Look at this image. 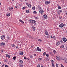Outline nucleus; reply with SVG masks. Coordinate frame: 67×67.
<instances>
[{"mask_svg": "<svg viewBox=\"0 0 67 67\" xmlns=\"http://www.w3.org/2000/svg\"><path fill=\"white\" fill-rule=\"evenodd\" d=\"M26 5H28H28H28V3H26Z\"/></svg>", "mask_w": 67, "mask_h": 67, "instance_id": "obj_46", "label": "nucleus"}, {"mask_svg": "<svg viewBox=\"0 0 67 67\" xmlns=\"http://www.w3.org/2000/svg\"><path fill=\"white\" fill-rule=\"evenodd\" d=\"M56 45L57 46H58V45H60V43L59 42H57L56 43Z\"/></svg>", "mask_w": 67, "mask_h": 67, "instance_id": "obj_9", "label": "nucleus"}, {"mask_svg": "<svg viewBox=\"0 0 67 67\" xmlns=\"http://www.w3.org/2000/svg\"><path fill=\"white\" fill-rule=\"evenodd\" d=\"M51 3V2L50 1H49L48 2V4H49Z\"/></svg>", "mask_w": 67, "mask_h": 67, "instance_id": "obj_42", "label": "nucleus"}, {"mask_svg": "<svg viewBox=\"0 0 67 67\" xmlns=\"http://www.w3.org/2000/svg\"><path fill=\"white\" fill-rule=\"evenodd\" d=\"M47 38H49V37H48V36H47Z\"/></svg>", "mask_w": 67, "mask_h": 67, "instance_id": "obj_58", "label": "nucleus"}, {"mask_svg": "<svg viewBox=\"0 0 67 67\" xmlns=\"http://www.w3.org/2000/svg\"><path fill=\"white\" fill-rule=\"evenodd\" d=\"M29 23H32V20H30L29 21Z\"/></svg>", "mask_w": 67, "mask_h": 67, "instance_id": "obj_19", "label": "nucleus"}, {"mask_svg": "<svg viewBox=\"0 0 67 67\" xmlns=\"http://www.w3.org/2000/svg\"><path fill=\"white\" fill-rule=\"evenodd\" d=\"M10 14H10V13H9V14H6V15H7V16H10Z\"/></svg>", "mask_w": 67, "mask_h": 67, "instance_id": "obj_18", "label": "nucleus"}, {"mask_svg": "<svg viewBox=\"0 0 67 67\" xmlns=\"http://www.w3.org/2000/svg\"><path fill=\"white\" fill-rule=\"evenodd\" d=\"M56 66H58V64H56Z\"/></svg>", "mask_w": 67, "mask_h": 67, "instance_id": "obj_59", "label": "nucleus"}, {"mask_svg": "<svg viewBox=\"0 0 67 67\" xmlns=\"http://www.w3.org/2000/svg\"><path fill=\"white\" fill-rule=\"evenodd\" d=\"M53 52H54V54H55L56 52V51H55V50H54L53 51Z\"/></svg>", "mask_w": 67, "mask_h": 67, "instance_id": "obj_36", "label": "nucleus"}, {"mask_svg": "<svg viewBox=\"0 0 67 67\" xmlns=\"http://www.w3.org/2000/svg\"><path fill=\"white\" fill-rule=\"evenodd\" d=\"M61 59L63 60H64L65 62L66 60H67V58L65 57H63Z\"/></svg>", "mask_w": 67, "mask_h": 67, "instance_id": "obj_2", "label": "nucleus"}, {"mask_svg": "<svg viewBox=\"0 0 67 67\" xmlns=\"http://www.w3.org/2000/svg\"><path fill=\"white\" fill-rule=\"evenodd\" d=\"M32 9H33V10H34L35 9V7H32Z\"/></svg>", "mask_w": 67, "mask_h": 67, "instance_id": "obj_30", "label": "nucleus"}, {"mask_svg": "<svg viewBox=\"0 0 67 67\" xmlns=\"http://www.w3.org/2000/svg\"><path fill=\"white\" fill-rule=\"evenodd\" d=\"M31 47L32 48H33V47H33V46H31Z\"/></svg>", "mask_w": 67, "mask_h": 67, "instance_id": "obj_60", "label": "nucleus"}, {"mask_svg": "<svg viewBox=\"0 0 67 67\" xmlns=\"http://www.w3.org/2000/svg\"><path fill=\"white\" fill-rule=\"evenodd\" d=\"M45 32L46 35H48V32H47V31L45 30Z\"/></svg>", "mask_w": 67, "mask_h": 67, "instance_id": "obj_17", "label": "nucleus"}, {"mask_svg": "<svg viewBox=\"0 0 67 67\" xmlns=\"http://www.w3.org/2000/svg\"><path fill=\"white\" fill-rule=\"evenodd\" d=\"M28 7H29V8H31V7H32V5H31V4H29L28 5Z\"/></svg>", "mask_w": 67, "mask_h": 67, "instance_id": "obj_20", "label": "nucleus"}, {"mask_svg": "<svg viewBox=\"0 0 67 67\" xmlns=\"http://www.w3.org/2000/svg\"><path fill=\"white\" fill-rule=\"evenodd\" d=\"M38 8L39 9H41V8L40 7V5H38Z\"/></svg>", "mask_w": 67, "mask_h": 67, "instance_id": "obj_28", "label": "nucleus"}, {"mask_svg": "<svg viewBox=\"0 0 67 67\" xmlns=\"http://www.w3.org/2000/svg\"><path fill=\"white\" fill-rule=\"evenodd\" d=\"M43 56H45V55H46V52H44L43 53Z\"/></svg>", "mask_w": 67, "mask_h": 67, "instance_id": "obj_33", "label": "nucleus"}, {"mask_svg": "<svg viewBox=\"0 0 67 67\" xmlns=\"http://www.w3.org/2000/svg\"><path fill=\"white\" fill-rule=\"evenodd\" d=\"M13 59H14V60H15V59H16V57L15 56H14L13 58Z\"/></svg>", "mask_w": 67, "mask_h": 67, "instance_id": "obj_26", "label": "nucleus"}, {"mask_svg": "<svg viewBox=\"0 0 67 67\" xmlns=\"http://www.w3.org/2000/svg\"><path fill=\"white\" fill-rule=\"evenodd\" d=\"M5 63H7V60H5Z\"/></svg>", "mask_w": 67, "mask_h": 67, "instance_id": "obj_57", "label": "nucleus"}, {"mask_svg": "<svg viewBox=\"0 0 67 67\" xmlns=\"http://www.w3.org/2000/svg\"><path fill=\"white\" fill-rule=\"evenodd\" d=\"M59 12H62V10H60L59 11Z\"/></svg>", "mask_w": 67, "mask_h": 67, "instance_id": "obj_63", "label": "nucleus"}, {"mask_svg": "<svg viewBox=\"0 0 67 67\" xmlns=\"http://www.w3.org/2000/svg\"><path fill=\"white\" fill-rule=\"evenodd\" d=\"M56 58L58 60H59V58L58 56L56 57Z\"/></svg>", "mask_w": 67, "mask_h": 67, "instance_id": "obj_23", "label": "nucleus"}, {"mask_svg": "<svg viewBox=\"0 0 67 67\" xmlns=\"http://www.w3.org/2000/svg\"><path fill=\"white\" fill-rule=\"evenodd\" d=\"M61 67H64V66L62 64H61Z\"/></svg>", "mask_w": 67, "mask_h": 67, "instance_id": "obj_44", "label": "nucleus"}, {"mask_svg": "<svg viewBox=\"0 0 67 67\" xmlns=\"http://www.w3.org/2000/svg\"><path fill=\"white\" fill-rule=\"evenodd\" d=\"M19 55H23V52H20V53H19Z\"/></svg>", "mask_w": 67, "mask_h": 67, "instance_id": "obj_15", "label": "nucleus"}, {"mask_svg": "<svg viewBox=\"0 0 67 67\" xmlns=\"http://www.w3.org/2000/svg\"><path fill=\"white\" fill-rule=\"evenodd\" d=\"M43 18H45L46 19L47 18V15L46 14H44L43 15Z\"/></svg>", "mask_w": 67, "mask_h": 67, "instance_id": "obj_8", "label": "nucleus"}, {"mask_svg": "<svg viewBox=\"0 0 67 67\" xmlns=\"http://www.w3.org/2000/svg\"><path fill=\"white\" fill-rule=\"evenodd\" d=\"M60 42H61V43H63V41L62 40Z\"/></svg>", "mask_w": 67, "mask_h": 67, "instance_id": "obj_43", "label": "nucleus"}, {"mask_svg": "<svg viewBox=\"0 0 67 67\" xmlns=\"http://www.w3.org/2000/svg\"><path fill=\"white\" fill-rule=\"evenodd\" d=\"M36 22V21L34 20H32V23H35Z\"/></svg>", "mask_w": 67, "mask_h": 67, "instance_id": "obj_13", "label": "nucleus"}, {"mask_svg": "<svg viewBox=\"0 0 67 67\" xmlns=\"http://www.w3.org/2000/svg\"><path fill=\"white\" fill-rule=\"evenodd\" d=\"M51 62H52V63H54V61H53V60H52Z\"/></svg>", "mask_w": 67, "mask_h": 67, "instance_id": "obj_48", "label": "nucleus"}, {"mask_svg": "<svg viewBox=\"0 0 67 67\" xmlns=\"http://www.w3.org/2000/svg\"><path fill=\"white\" fill-rule=\"evenodd\" d=\"M13 9V7L9 8V9L10 11H11Z\"/></svg>", "mask_w": 67, "mask_h": 67, "instance_id": "obj_10", "label": "nucleus"}, {"mask_svg": "<svg viewBox=\"0 0 67 67\" xmlns=\"http://www.w3.org/2000/svg\"><path fill=\"white\" fill-rule=\"evenodd\" d=\"M4 64L3 63V65H2V67H3V66H4Z\"/></svg>", "mask_w": 67, "mask_h": 67, "instance_id": "obj_45", "label": "nucleus"}, {"mask_svg": "<svg viewBox=\"0 0 67 67\" xmlns=\"http://www.w3.org/2000/svg\"><path fill=\"white\" fill-rule=\"evenodd\" d=\"M37 67H41V66L40 65H38Z\"/></svg>", "mask_w": 67, "mask_h": 67, "instance_id": "obj_47", "label": "nucleus"}, {"mask_svg": "<svg viewBox=\"0 0 67 67\" xmlns=\"http://www.w3.org/2000/svg\"><path fill=\"white\" fill-rule=\"evenodd\" d=\"M7 38L8 40H9V39H10V37H7Z\"/></svg>", "mask_w": 67, "mask_h": 67, "instance_id": "obj_38", "label": "nucleus"}, {"mask_svg": "<svg viewBox=\"0 0 67 67\" xmlns=\"http://www.w3.org/2000/svg\"><path fill=\"white\" fill-rule=\"evenodd\" d=\"M46 56L47 57H48L49 56V55H48V54H46Z\"/></svg>", "mask_w": 67, "mask_h": 67, "instance_id": "obj_37", "label": "nucleus"}, {"mask_svg": "<svg viewBox=\"0 0 67 67\" xmlns=\"http://www.w3.org/2000/svg\"><path fill=\"white\" fill-rule=\"evenodd\" d=\"M37 40L38 41H39V42H42V40L40 39H38Z\"/></svg>", "mask_w": 67, "mask_h": 67, "instance_id": "obj_29", "label": "nucleus"}, {"mask_svg": "<svg viewBox=\"0 0 67 67\" xmlns=\"http://www.w3.org/2000/svg\"><path fill=\"white\" fill-rule=\"evenodd\" d=\"M47 11H49V8H47Z\"/></svg>", "mask_w": 67, "mask_h": 67, "instance_id": "obj_54", "label": "nucleus"}, {"mask_svg": "<svg viewBox=\"0 0 67 67\" xmlns=\"http://www.w3.org/2000/svg\"><path fill=\"white\" fill-rule=\"evenodd\" d=\"M52 66H54V63H52Z\"/></svg>", "mask_w": 67, "mask_h": 67, "instance_id": "obj_41", "label": "nucleus"}, {"mask_svg": "<svg viewBox=\"0 0 67 67\" xmlns=\"http://www.w3.org/2000/svg\"><path fill=\"white\" fill-rule=\"evenodd\" d=\"M45 4H47V5H48V1H46L45 2Z\"/></svg>", "mask_w": 67, "mask_h": 67, "instance_id": "obj_24", "label": "nucleus"}, {"mask_svg": "<svg viewBox=\"0 0 67 67\" xmlns=\"http://www.w3.org/2000/svg\"><path fill=\"white\" fill-rule=\"evenodd\" d=\"M56 37H55V36H53V39H54H54H55V38Z\"/></svg>", "mask_w": 67, "mask_h": 67, "instance_id": "obj_40", "label": "nucleus"}, {"mask_svg": "<svg viewBox=\"0 0 67 67\" xmlns=\"http://www.w3.org/2000/svg\"><path fill=\"white\" fill-rule=\"evenodd\" d=\"M58 9H61V7H60V6H58Z\"/></svg>", "mask_w": 67, "mask_h": 67, "instance_id": "obj_31", "label": "nucleus"}, {"mask_svg": "<svg viewBox=\"0 0 67 67\" xmlns=\"http://www.w3.org/2000/svg\"><path fill=\"white\" fill-rule=\"evenodd\" d=\"M30 57L31 58H33V56H32V55H30Z\"/></svg>", "mask_w": 67, "mask_h": 67, "instance_id": "obj_34", "label": "nucleus"}, {"mask_svg": "<svg viewBox=\"0 0 67 67\" xmlns=\"http://www.w3.org/2000/svg\"><path fill=\"white\" fill-rule=\"evenodd\" d=\"M20 67H23V65H21L20 66Z\"/></svg>", "mask_w": 67, "mask_h": 67, "instance_id": "obj_52", "label": "nucleus"}, {"mask_svg": "<svg viewBox=\"0 0 67 67\" xmlns=\"http://www.w3.org/2000/svg\"><path fill=\"white\" fill-rule=\"evenodd\" d=\"M19 21L20 22H21L23 24H24V22L22 21L21 20H19Z\"/></svg>", "mask_w": 67, "mask_h": 67, "instance_id": "obj_11", "label": "nucleus"}, {"mask_svg": "<svg viewBox=\"0 0 67 67\" xmlns=\"http://www.w3.org/2000/svg\"><path fill=\"white\" fill-rule=\"evenodd\" d=\"M34 56H36V54H34Z\"/></svg>", "mask_w": 67, "mask_h": 67, "instance_id": "obj_53", "label": "nucleus"}, {"mask_svg": "<svg viewBox=\"0 0 67 67\" xmlns=\"http://www.w3.org/2000/svg\"><path fill=\"white\" fill-rule=\"evenodd\" d=\"M63 40L64 42H66L67 39L65 37H64L63 38Z\"/></svg>", "mask_w": 67, "mask_h": 67, "instance_id": "obj_6", "label": "nucleus"}, {"mask_svg": "<svg viewBox=\"0 0 67 67\" xmlns=\"http://www.w3.org/2000/svg\"><path fill=\"white\" fill-rule=\"evenodd\" d=\"M35 18L36 19H38V18L37 17H36Z\"/></svg>", "mask_w": 67, "mask_h": 67, "instance_id": "obj_51", "label": "nucleus"}, {"mask_svg": "<svg viewBox=\"0 0 67 67\" xmlns=\"http://www.w3.org/2000/svg\"><path fill=\"white\" fill-rule=\"evenodd\" d=\"M59 26L60 27L62 28L64 26V24L63 23H61L59 25Z\"/></svg>", "mask_w": 67, "mask_h": 67, "instance_id": "obj_3", "label": "nucleus"}, {"mask_svg": "<svg viewBox=\"0 0 67 67\" xmlns=\"http://www.w3.org/2000/svg\"><path fill=\"white\" fill-rule=\"evenodd\" d=\"M25 8H26V7H24L23 8V10H24Z\"/></svg>", "mask_w": 67, "mask_h": 67, "instance_id": "obj_32", "label": "nucleus"}, {"mask_svg": "<svg viewBox=\"0 0 67 67\" xmlns=\"http://www.w3.org/2000/svg\"><path fill=\"white\" fill-rule=\"evenodd\" d=\"M12 47H15V46L14 44H12Z\"/></svg>", "mask_w": 67, "mask_h": 67, "instance_id": "obj_21", "label": "nucleus"}, {"mask_svg": "<svg viewBox=\"0 0 67 67\" xmlns=\"http://www.w3.org/2000/svg\"><path fill=\"white\" fill-rule=\"evenodd\" d=\"M42 59L41 58H39L38 59L39 60H42Z\"/></svg>", "mask_w": 67, "mask_h": 67, "instance_id": "obj_35", "label": "nucleus"}, {"mask_svg": "<svg viewBox=\"0 0 67 67\" xmlns=\"http://www.w3.org/2000/svg\"><path fill=\"white\" fill-rule=\"evenodd\" d=\"M53 67H55V66L54 65H53V66H52Z\"/></svg>", "mask_w": 67, "mask_h": 67, "instance_id": "obj_64", "label": "nucleus"}, {"mask_svg": "<svg viewBox=\"0 0 67 67\" xmlns=\"http://www.w3.org/2000/svg\"><path fill=\"white\" fill-rule=\"evenodd\" d=\"M19 62L21 63V64H22L23 63V61L22 60H20L19 61Z\"/></svg>", "mask_w": 67, "mask_h": 67, "instance_id": "obj_25", "label": "nucleus"}, {"mask_svg": "<svg viewBox=\"0 0 67 67\" xmlns=\"http://www.w3.org/2000/svg\"><path fill=\"white\" fill-rule=\"evenodd\" d=\"M51 38H53V37H52V36H51Z\"/></svg>", "mask_w": 67, "mask_h": 67, "instance_id": "obj_56", "label": "nucleus"}, {"mask_svg": "<svg viewBox=\"0 0 67 67\" xmlns=\"http://www.w3.org/2000/svg\"><path fill=\"white\" fill-rule=\"evenodd\" d=\"M5 36L4 35H3L1 37V38L2 40H4V38H5Z\"/></svg>", "mask_w": 67, "mask_h": 67, "instance_id": "obj_5", "label": "nucleus"}, {"mask_svg": "<svg viewBox=\"0 0 67 67\" xmlns=\"http://www.w3.org/2000/svg\"><path fill=\"white\" fill-rule=\"evenodd\" d=\"M27 36L29 37V38H31V39H34V38L33 36L29 35H27Z\"/></svg>", "mask_w": 67, "mask_h": 67, "instance_id": "obj_1", "label": "nucleus"}, {"mask_svg": "<svg viewBox=\"0 0 67 67\" xmlns=\"http://www.w3.org/2000/svg\"><path fill=\"white\" fill-rule=\"evenodd\" d=\"M59 19H62V17H59Z\"/></svg>", "mask_w": 67, "mask_h": 67, "instance_id": "obj_55", "label": "nucleus"}, {"mask_svg": "<svg viewBox=\"0 0 67 67\" xmlns=\"http://www.w3.org/2000/svg\"><path fill=\"white\" fill-rule=\"evenodd\" d=\"M57 13H59V11H57Z\"/></svg>", "mask_w": 67, "mask_h": 67, "instance_id": "obj_62", "label": "nucleus"}, {"mask_svg": "<svg viewBox=\"0 0 67 67\" xmlns=\"http://www.w3.org/2000/svg\"><path fill=\"white\" fill-rule=\"evenodd\" d=\"M39 12L40 13L42 14V13H43L44 12V11L42 9L41 10H40Z\"/></svg>", "mask_w": 67, "mask_h": 67, "instance_id": "obj_7", "label": "nucleus"}, {"mask_svg": "<svg viewBox=\"0 0 67 67\" xmlns=\"http://www.w3.org/2000/svg\"><path fill=\"white\" fill-rule=\"evenodd\" d=\"M65 63H67V60L65 61Z\"/></svg>", "mask_w": 67, "mask_h": 67, "instance_id": "obj_61", "label": "nucleus"}, {"mask_svg": "<svg viewBox=\"0 0 67 67\" xmlns=\"http://www.w3.org/2000/svg\"><path fill=\"white\" fill-rule=\"evenodd\" d=\"M1 45H3H3H5V43L3 42H2L1 43Z\"/></svg>", "mask_w": 67, "mask_h": 67, "instance_id": "obj_16", "label": "nucleus"}, {"mask_svg": "<svg viewBox=\"0 0 67 67\" xmlns=\"http://www.w3.org/2000/svg\"><path fill=\"white\" fill-rule=\"evenodd\" d=\"M60 48H64V45H62L61 46H60Z\"/></svg>", "mask_w": 67, "mask_h": 67, "instance_id": "obj_14", "label": "nucleus"}, {"mask_svg": "<svg viewBox=\"0 0 67 67\" xmlns=\"http://www.w3.org/2000/svg\"><path fill=\"white\" fill-rule=\"evenodd\" d=\"M36 51H39V52H41V49H40L39 47H37V50H36Z\"/></svg>", "mask_w": 67, "mask_h": 67, "instance_id": "obj_4", "label": "nucleus"}, {"mask_svg": "<svg viewBox=\"0 0 67 67\" xmlns=\"http://www.w3.org/2000/svg\"><path fill=\"white\" fill-rule=\"evenodd\" d=\"M34 13H36V11H34Z\"/></svg>", "mask_w": 67, "mask_h": 67, "instance_id": "obj_50", "label": "nucleus"}, {"mask_svg": "<svg viewBox=\"0 0 67 67\" xmlns=\"http://www.w3.org/2000/svg\"><path fill=\"white\" fill-rule=\"evenodd\" d=\"M5 67H9V66L7 65H5Z\"/></svg>", "mask_w": 67, "mask_h": 67, "instance_id": "obj_39", "label": "nucleus"}, {"mask_svg": "<svg viewBox=\"0 0 67 67\" xmlns=\"http://www.w3.org/2000/svg\"><path fill=\"white\" fill-rule=\"evenodd\" d=\"M6 56L7 57H8V58H10V55H8V54H6Z\"/></svg>", "mask_w": 67, "mask_h": 67, "instance_id": "obj_12", "label": "nucleus"}, {"mask_svg": "<svg viewBox=\"0 0 67 67\" xmlns=\"http://www.w3.org/2000/svg\"><path fill=\"white\" fill-rule=\"evenodd\" d=\"M26 13H30V11L28 10H27L26 11Z\"/></svg>", "mask_w": 67, "mask_h": 67, "instance_id": "obj_22", "label": "nucleus"}, {"mask_svg": "<svg viewBox=\"0 0 67 67\" xmlns=\"http://www.w3.org/2000/svg\"><path fill=\"white\" fill-rule=\"evenodd\" d=\"M32 29L34 30V31H35V27H32Z\"/></svg>", "mask_w": 67, "mask_h": 67, "instance_id": "obj_27", "label": "nucleus"}, {"mask_svg": "<svg viewBox=\"0 0 67 67\" xmlns=\"http://www.w3.org/2000/svg\"><path fill=\"white\" fill-rule=\"evenodd\" d=\"M24 59H26V57H24Z\"/></svg>", "mask_w": 67, "mask_h": 67, "instance_id": "obj_49", "label": "nucleus"}]
</instances>
